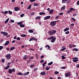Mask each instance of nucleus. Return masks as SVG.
<instances>
[{"mask_svg": "<svg viewBox=\"0 0 79 79\" xmlns=\"http://www.w3.org/2000/svg\"><path fill=\"white\" fill-rule=\"evenodd\" d=\"M76 10L73 8H71L70 9V10H69L67 12V13H69L70 12H71L72 11H75Z\"/></svg>", "mask_w": 79, "mask_h": 79, "instance_id": "nucleus-1", "label": "nucleus"}, {"mask_svg": "<svg viewBox=\"0 0 79 79\" xmlns=\"http://www.w3.org/2000/svg\"><path fill=\"white\" fill-rule=\"evenodd\" d=\"M6 58L7 60H10L11 58V55L10 54H7L6 56Z\"/></svg>", "mask_w": 79, "mask_h": 79, "instance_id": "nucleus-2", "label": "nucleus"}, {"mask_svg": "<svg viewBox=\"0 0 79 79\" xmlns=\"http://www.w3.org/2000/svg\"><path fill=\"white\" fill-rule=\"evenodd\" d=\"M13 71V72H15V70L14 69H13L12 70L11 69H9V73H10V74H11Z\"/></svg>", "mask_w": 79, "mask_h": 79, "instance_id": "nucleus-3", "label": "nucleus"}, {"mask_svg": "<svg viewBox=\"0 0 79 79\" xmlns=\"http://www.w3.org/2000/svg\"><path fill=\"white\" fill-rule=\"evenodd\" d=\"M73 60V62H77V61H79V60L78 59V58L77 57H74V58H72Z\"/></svg>", "mask_w": 79, "mask_h": 79, "instance_id": "nucleus-4", "label": "nucleus"}, {"mask_svg": "<svg viewBox=\"0 0 79 79\" xmlns=\"http://www.w3.org/2000/svg\"><path fill=\"white\" fill-rule=\"evenodd\" d=\"M50 24L51 26H55V25H56V23H55V22L54 21L51 22L50 23Z\"/></svg>", "mask_w": 79, "mask_h": 79, "instance_id": "nucleus-5", "label": "nucleus"}, {"mask_svg": "<svg viewBox=\"0 0 79 79\" xmlns=\"http://www.w3.org/2000/svg\"><path fill=\"white\" fill-rule=\"evenodd\" d=\"M50 16L49 15V16H48L46 17H45L44 18V20H47V19H50Z\"/></svg>", "mask_w": 79, "mask_h": 79, "instance_id": "nucleus-6", "label": "nucleus"}, {"mask_svg": "<svg viewBox=\"0 0 79 79\" xmlns=\"http://www.w3.org/2000/svg\"><path fill=\"white\" fill-rule=\"evenodd\" d=\"M71 76V73H70V72H69L67 73H65V76L66 77H68V76Z\"/></svg>", "mask_w": 79, "mask_h": 79, "instance_id": "nucleus-7", "label": "nucleus"}, {"mask_svg": "<svg viewBox=\"0 0 79 79\" xmlns=\"http://www.w3.org/2000/svg\"><path fill=\"white\" fill-rule=\"evenodd\" d=\"M36 40V41H37V39H35V38L32 37L30 39L29 41L30 42V41H32V40Z\"/></svg>", "mask_w": 79, "mask_h": 79, "instance_id": "nucleus-8", "label": "nucleus"}, {"mask_svg": "<svg viewBox=\"0 0 79 79\" xmlns=\"http://www.w3.org/2000/svg\"><path fill=\"white\" fill-rule=\"evenodd\" d=\"M1 34H3L4 35H5V36H6L8 35V33H6V32H4L3 31H1Z\"/></svg>", "mask_w": 79, "mask_h": 79, "instance_id": "nucleus-9", "label": "nucleus"}, {"mask_svg": "<svg viewBox=\"0 0 79 79\" xmlns=\"http://www.w3.org/2000/svg\"><path fill=\"white\" fill-rule=\"evenodd\" d=\"M56 37L53 38L51 40L52 43H54L55 42V40H56Z\"/></svg>", "mask_w": 79, "mask_h": 79, "instance_id": "nucleus-10", "label": "nucleus"}, {"mask_svg": "<svg viewBox=\"0 0 79 79\" xmlns=\"http://www.w3.org/2000/svg\"><path fill=\"white\" fill-rule=\"evenodd\" d=\"M15 11H19V8L18 7H15L14 8Z\"/></svg>", "mask_w": 79, "mask_h": 79, "instance_id": "nucleus-11", "label": "nucleus"}, {"mask_svg": "<svg viewBox=\"0 0 79 79\" xmlns=\"http://www.w3.org/2000/svg\"><path fill=\"white\" fill-rule=\"evenodd\" d=\"M46 74V73H45V72L43 71L40 73L41 75H42V76H44V75H45Z\"/></svg>", "mask_w": 79, "mask_h": 79, "instance_id": "nucleus-12", "label": "nucleus"}, {"mask_svg": "<svg viewBox=\"0 0 79 79\" xmlns=\"http://www.w3.org/2000/svg\"><path fill=\"white\" fill-rule=\"evenodd\" d=\"M53 32L52 31H49L48 32V34H49V35H53Z\"/></svg>", "mask_w": 79, "mask_h": 79, "instance_id": "nucleus-13", "label": "nucleus"}, {"mask_svg": "<svg viewBox=\"0 0 79 79\" xmlns=\"http://www.w3.org/2000/svg\"><path fill=\"white\" fill-rule=\"evenodd\" d=\"M54 38V36H52L48 38H47L48 40H51V39H53Z\"/></svg>", "mask_w": 79, "mask_h": 79, "instance_id": "nucleus-14", "label": "nucleus"}, {"mask_svg": "<svg viewBox=\"0 0 79 79\" xmlns=\"http://www.w3.org/2000/svg\"><path fill=\"white\" fill-rule=\"evenodd\" d=\"M23 59H24V60H26L27 59V55H25L23 57Z\"/></svg>", "mask_w": 79, "mask_h": 79, "instance_id": "nucleus-15", "label": "nucleus"}, {"mask_svg": "<svg viewBox=\"0 0 79 79\" xmlns=\"http://www.w3.org/2000/svg\"><path fill=\"white\" fill-rule=\"evenodd\" d=\"M29 74V72H27V73H23V74L24 76H26L27 75V74Z\"/></svg>", "mask_w": 79, "mask_h": 79, "instance_id": "nucleus-16", "label": "nucleus"}, {"mask_svg": "<svg viewBox=\"0 0 79 79\" xmlns=\"http://www.w3.org/2000/svg\"><path fill=\"white\" fill-rule=\"evenodd\" d=\"M49 14H52L53 13V10L52 9L49 10Z\"/></svg>", "mask_w": 79, "mask_h": 79, "instance_id": "nucleus-17", "label": "nucleus"}, {"mask_svg": "<svg viewBox=\"0 0 79 79\" xmlns=\"http://www.w3.org/2000/svg\"><path fill=\"white\" fill-rule=\"evenodd\" d=\"M23 23V22H20L17 23V24L18 25H21V24H22Z\"/></svg>", "mask_w": 79, "mask_h": 79, "instance_id": "nucleus-18", "label": "nucleus"}, {"mask_svg": "<svg viewBox=\"0 0 79 79\" xmlns=\"http://www.w3.org/2000/svg\"><path fill=\"white\" fill-rule=\"evenodd\" d=\"M73 51H75L76 52H78V51H79V49H78L77 48H75L74 49H73Z\"/></svg>", "mask_w": 79, "mask_h": 79, "instance_id": "nucleus-19", "label": "nucleus"}, {"mask_svg": "<svg viewBox=\"0 0 79 79\" xmlns=\"http://www.w3.org/2000/svg\"><path fill=\"white\" fill-rule=\"evenodd\" d=\"M50 69V67L47 66L46 68V70H47V71L48 70Z\"/></svg>", "mask_w": 79, "mask_h": 79, "instance_id": "nucleus-20", "label": "nucleus"}, {"mask_svg": "<svg viewBox=\"0 0 79 79\" xmlns=\"http://www.w3.org/2000/svg\"><path fill=\"white\" fill-rule=\"evenodd\" d=\"M10 67V66L9 65H8L7 66L5 67V69L6 70L8 69V68H9Z\"/></svg>", "mask_w": 79, "mask_h": 79, "instance_id": "nucleus-21", "label": "nucleus"}, {"mask_svg": "<svg viewBox=\"0 0 79 79\" xmlns=\"http://www.w3.org/2000/svg\"><path fill=\"white\" fill-rule=\"evenodd\" d=\"M69 29V28H66L65 29H64V32H66V31H68Z\"/></svg>", "mask_w": 79, "mask_h": 79, "instance_id": "nucleus-22", "label": "nucleus"}, {"mask_svg": "<svg viewBox=\"0 0 79 79\" xmlns=\"http://www.w3.org/2000/svg\"><path fill=\"white\" fill-rule=\"evenodd\" d=\"M9 44V41H7L6 42V43L4 44V45H8Z\"/></svg>", "mask_w": 79, "mask_h": 79, "instance_id": "nucleus-23", "label": "nucleus"}, {"mask_svg": "<svg viewBox=\"0 0 79 79\" xmlns=\"http://www.w3.org/2000/svg\"><path fill=\"white\" fill-rule=\"evenodd\" d=\"M52 33L53 34V35L54 34H55V33L56 32V30H52Z\"/></svg>", "mask_w": 79, "mask_h": 79, "instance_id": "nucleus-24", "label": "nucleus"}, {"mask_svg": "<svg viewBox=\"0 0 79 79\" xmlns=\"http://www.w3.org/2000/svg\"><path fill=\"white\" fill-rule=\"evenodd\" d=\"M28 32L30 33H33V32H34V31L32 30H28Z\"/></svg>", "mask_w": 79, "mask_h": 79, "instance_id": "nucleus-25", "label": "nucleus"}, {"mask_svg": "<svg viewBox=\"0 0 79 79\" xmlns=\"http://www.w3.org/2000/svg\"><path fill=\"white\" fill-rule=\"evenodd\" d=\"M9 18H8L5 21V23H6H6H8V21H9Z\"/></svg>", "mask_w": 79, "mask_h": 79, "instance_id": "nucleus-26", "label": "nucleus"}, {"mask_svg": "<svg viewBox=\"0 0 79 79\" xmlns=\"http://www.w3.org/2000/svg\"><path fill=\"white\" fill-rule=\"evenodd\" d=\"M40 15H45V13L44 12H40L39 13Z\"/></svg>", "mask_w": 79, "mask_h": 79, "instance_id": "nucleus-27", "label": "nucleus"}, {"mask_svg": "<svg viewBox=\"0 0 79 79\" xmlns=\"http://www.w3.org/2000/svg\"><path fill=\"white\" fill-rule=\"evenodd\" d=\"M66 2H68V0H62V3H66Z\"/></svg>", "mask_w": 79, "mask_h": 79, "instance_id": "nucleus-28", "label": "nucleus"}, {"mask_svg": "<svg viewBox=\"0 0 79 79\" xmlns=\"http://www.w3.org/2000/svg\"><path fill=\"white\" fill-rule=\"evenodd\" d=\"M19 26H20L21 27H24L25 26L24 25L22 24L20 25Z\"/></svg>", "mask_w": 79, "mask_h": 79, "instance_id": "nucleus-29", "label": "nucleus"}, {"mask_svg": "<svg viewBox=\"0 0 79 79\" xmlns=\"http://www.w3.org/2000/svg\"><path fill=\"white\" fill-rule=\"evenodd\" d=\"M65 6H63L61 8V10H65Z\"/></svg>", "mask_w": 79, "mask_h": 79, "instance_id": "nucleus-30", "label": "nucleus"}, {"mask_svg": "<svg viewBox=\"0 0 79 79\" xmlns=\"http://www.w3.org/2000/svg\"><path fill=\"white\" fill-rule=\"evenodd\" d=\"M21 37H24L26 36V35L25 34H22L20 35Z\"/></svg>", "mask_w": 79, "mask_h": 79, "instance_id": "nucleus-31", "label": "nucleus"}, {"mask_svg": "<svg viewBox=\"0 0 79 79\" xmlns=\"http://www.w3.org/2000/svg\"><path fill=\"white\" fill-rule=\"evenodd\" d=\"M40 19V17H39V16H38L36 17L35 18V19Z\"/></svg>", "mask_w": 79, "mask_h": 79, "instance_id": "nucleus-32", "label": "nucleus"}, {"mask_svg": "<svg viewBox=\"0 0 79 79\" xmlns=\"http://www.w3.org/2000/svg\"><path fill=\"white\" fill-rule=\"evenodd\" d=\"M15 47H11L10 48V50H14V49H15Z\"/></svg>", "mask_w": 79, "mask_h": 79, "instance_id": "nucleus-33", "label": "nucleus"}, {"mask_svg": "<svg viewBox=\"0 0 79 79\" xmlns=\"http://www.w3.org/2000/svg\"><path fill=\"white\" fill-rule=\"evenodd\" d=\"M53 64V62L52 61L50 63H49L48 64V65H51V64Z\"/></svg>", "mask_w": 79, "mask_h": 79, "instance_id": "nucleus-34", "label": "nucleus"}, {"mask_svg": "<svg viewBox=\"0 0 79 79\" xmlns=\"http://www.w3.org/2000/svg\"><path fill=\"white\" fill-rule=\"evenodd\" d=\"M31 5H30L28 7L27 9V10H29V9H31Z\"/></svg>", "mask_w": 79, "mask_h": 79, "instance_id": "nucleus-35", "label": "nucleus"}, {"mask_svg": "<svg viewBox=\"0 0 79 79\" xmlns=\"http://www.w3.org/2000/svg\"><path fill=\"white\" fill-rule=\"evenodd\" d=\"M47 64V62L45 61V62L44 63H43V67L45 66V64Z\"/></svg>", "mask_w": 79, "mask_h": 79, "instance_id": "nucleus-36", "label": "nucleus"}, {"mask_svg": "<svg viewBox=\"0 0 79 79\" xmlns=\"http://www.w3.org/2000/svg\"><path fill=\"white\" fill-rule=\"evenodd\" d=\"M28 58H30V59H34V57L33 56H29Z\"/></svg>", "mask_w": 79, "mask_h": 79, "instance_id": "nucleus-37", "label": "nucleus"}, {"mask_svg": "<svg viewBox=\"0 0 79 79\" xmlns=\"http://www.w3.org/2000/svg\"><path fill=\"white\" fill-rule=\"evenodd\" d=\"M71 19L72 20H73L74 22L76 21V19H74V18H71Z\"/></svg>", "mask_w": 79, "mask_h": 79, "instance_id": "nucleus-38", "label": "nucleus"}, {"mask_svg": "<svg viewBox=\"0 0 79 79\" xmlns=\"http://www.w3.org/2000/svg\"><path fill=\"white\" fill-rule=\"evenodd\" d=\"M34 66H35V65H30V68H32L34 67Z\"/></svg>", "mask_w": 79, "mask_h": 79, "instance_id": "nucleus-39", "label": "nucleus"}, {"mask_svg": "<svg viewBox=\"0 0 79 79\" xmlns=\"http://www.w3.org/2000/svg\"><path fill=\"white\" fill-rule=\"evenodd\" d=\"M39 3H34V6H38V5H39Z\"/></svg>", "mask_w": 79, "mask_h": 79, "instance_id": "nucleus-40", "label": "nucleus"}, {"mask_svg": "<svg viewBox=\"0 0 79 79\" xmlns=\"http://www.w3.org/2000/svg\"><path fill=\"white\" fill-rule=\"evenodd\" d=\"M3 48V47L2 46H0V50H2Z\"/></svg>", "mask_w": 79, "mask_h": 79, "instance_id": "nucleus-41", "label": "nucleus"}, {"mask_svg": "<svg viewBox=\"0 0 79 79\" xmlns=\"http://www.w3.org/2000/svg\"><path fill=\"white\" fill-rule=\"evenodd\" d=\"M69 26L70 27L73 26H74V24L72 23Z\"/></svg>", "mask_w": 79, "mask_h": 79, "instance_id": "nucleus-42", "label": "nucleus"}, {"mask_svg": "<svg viewBox=\"0 0 79 79\" xmlns=\"http://www.w3.org/2000/svg\"><path fill=\"white\" fill-rule=\"evenodd\" d=\"M8 13H9V14H10V15H11V14H12V12L10 11H9Z\"/></svg>", "mask_w": 79, "mask_h": 79, "instance_id": "nucleus-43", "label": "nucleus"}, {"mask_svg": "<svg viewBox=\"0 0 79 79\" xmlns=\"http://www.w3.org/2000/svg\"><path fill=\"white\" fill-rule=\"evenodd\" d=\"M18 74H19V75H21V76H23V74L21 73H18Z\"/></svg>", "mask_w": 79, "mask_h": 79, "instance_id": "nucleus-44", "label": "nucleus"}, {"mask_svg": "<svg viewBox=\"0 0 79 79\" xmlns=\"http://www.w3.org/2000/svg\"><path fill=\"white\" fill-rule=\"evenodd\" d=\"M24 14H22L20 15V17L21 18H23L24 16Z\"/></svg>", "mask_w": 79, "mask_h": 79, "instance_id": "nucleus-45", "label": "nucleus"}, {"mask_svg": "<svg viewBox=\"0 0 79 79\" xmlns=\"http://www.w3.org/2000/svg\"><path fill=\"white\" fill-rule=\"evenodd\" d=\"M55 73L56 74H59V72H58L56 71L55 72Z\"/></svg>", "mask_w": 79, "mask_h": 79, "instance_id": "nucleus-46", "label": "nucleus"}, {"mask_svg": "<svg viewBox=\"0 0 79 79\" xmlns=\"http://www.w3.org/2000/svg\"><path fill=\"white\" fill-rule=\"evenodd\" d=\"M69 33V31H68L65 33V34H68Z\"/></svg>", "mask_w": 79, "mask_h": 79, "instance_id": "nucleus-47", "label": "nucleus"}, {"mask_svg": "<svg viewBox=\"0 0 79 79\" xmlns=\"http://www.w3.org/2000/svg\"><path fill=\"white\" fill-rule=\"evenodd\" d=\"M20 39H21V38H20V37H17V40H20Z\"/></svg>", "mask_w": 79, "mask_h": 79, "instance_id": "nucleus-48", "label": "nucleus"}, {"mask_svg": "<svg viewBox=\"0 0 79 79\" xmlns=\"http://www.w3.org/2000/svg\"><path fill=\"white\" fill-rule=\"evenodd\" d=\"M8 12L7 11H6L4 12V14H7L8 13Z\"/></svg>", "mask_w": 79, "mask_h": 79, "instance_id": "nucleus-49", "label": "nucleus"}, {"mask_svg": "<svg viewBox=\"0 0 79 79\" xmlns=\"http://www.w3.org/2000/svg\"><path fill=\"white\" fill-rule=\"evenodd\" d=\"M35 0H30V2H35Z\"/></svg>", "mask_w": 79, "mask_h": 79, "instance_id": "nucleus-50", "label": "nucleus"}, {"mask_svg": "<svg viewBox=\"0 0 79 79\" xmlns=\"http://www.w3.org/2000/svg\"><path fill=\"white\" fill-rule=\"evenodd\" d=\"M62 59H63V60H64V59L65 58V57H64V56H62Z\"/></svg>", "mask_w": 79, "mask_h": 79, "instance_id": "nucleus-51", "label": "nucleus"}, {"mask_svg": "<svg viewBox=\"0 0 79 79\" xmlns=\"http://www.w3.org/2000/svg\"><path fill=\"white\" fill-rule=\"evenodd\" d=\"M44 61V60H42L40 61V63H43Z\"/></svg>", "mask_w": 79, "mask_h": 79, "instance_id": "nucleus-52", "label": "nucleus"}, {"mask_svg": "<svg viewBox=\"0 0 79 79\" xmlns=\"http://www.w3.org/2000/svg\"><path fill=\"white\" fill-rule=\"evenodd\" d=\"M76 67H77V68H79V64H77Z\"/></svg>", "mask_w": 79, "mask_h": 79, "instance_id": "nucleus-53", "label": "nucleus"}, {"mask_svg": "<svg viewBox=\"0 0 79 79\" xmlns=\"http://www.w3.org/2000/svg\"><path fill=\"white\" fill-rule=\"evenodd\" d=\"M63 15V13H60L59 14V15Z\"/></svg>", "mask_w": 79, "mask_h": 79, "instance_id": "nucleus-54", "label": "nucleus"}, {"mask_svg": "<svg viewBox=\"0 0 79 79\" xmlns=\"http://www.w3.org/2000/svg\"><path fill=\"white\" fill-rule=\"evenodd\" d=\"M35 14V13L34 12H32L31 13V15H34Z\"/></svg>", "mask_w": 79, "mask_h": 79, "instance_id": "nucleus-55", "label": "nucleus"}, {"mask_svg": "<svg viewBox=\"0 0 79 79\" xmlns=\"http://www.w3.org/2000/svg\"><path fill=\"white\" fill-rule=\"evenodd\" d=\"M10 22H11V23H14L15 21L13 20H10Z\"/></svg>", "mask_w": 79, "mask_h": 79, "instance_id": "nucleus-56", "label": "nucleus"}, {"mask_svg": "<svg viewBox=\"0 0 79 79\" xmlns=\"http://www.w3.org/2000/svg\"><path fill=\"white\" fill-rule=\"evenodd\" d=\"M17 38V36H15L14 37V39H16Z\"/></svg>", "mask_w": 79, "mask_h": 79, "instance_id": "nucleus-57", "label": "nucleus"}, {"mask_svg": "<svg viewBox=\"0 0 79 79\" xmlns=\"http://www.w3.org/2000/svg\"><path fill=\"white\" fill-rule=\"evenodd\" d=\"M2 62L3 63H4V62H5V60H4V59H2Z\"/></svg>", "mask_w": 79, "mask_h": 79, "instance_id": "nucleus-58", "label": "nucleus"}, {"mask_svg": "<svg viewBox=\"0 0 79 79\" xmlns=\"http://www.w3.org/2000/svg\"><path fill=\"white\" fill-rule=\"evenodd\" d=\"M15 1V0H12L11 2L12 3H14Z\"/></svg>", "mask_w": 79, "mask_h": 79, "instance_id": "nucleus-59", "label": "nucleus"}, {"mask_svg": "<svg viewBox=\"0 0 79 79\" xmlns=\"http://www.w3.org/2000/svg\"><path fill=\"white\" fill-rule=\"evenodd\" d=\"M15 40H14L12 41V43H15Z\"/></svg>", "mask_w": 79, "mask_h": 79, "instance_id": "nucleus-60", "label": "nucleus"}, {"mask_svg": "<svg viewBox=\"0 0 79 79\" xmlns=\"http://www.w3.org/2000/svg\"><path fill=\"white\" fill-rule=\"evenodd\" d=\"M77 5H79V1H78L77 2Z\"/></svg>", "mask_w": 79, "mask_h": 79, "instance_id": "nucleus-61", "label": "nucleus"}, {"mask_svg": "<svg viewBox=\"0 0 79 79\" xmlns=\"http://www.w3.org/2000/svg\"><path fill=\"white\" fill-rule=\"evenodd\" d=\"M44 56H40V58H44Z\"/></svg>", "mask_w": 79, "mask_h": 79, "instance_id": "nucleus-62", "label": "nucleus"}, {"mask_svg": "<svg viewBox=\"0 0 79 79\" xmlns=\"http://www.w3.org/2000/svg\"><path fill=\"white\" fill-rule=\"evenodd\" d=\"M58 18H59L58 16H57L56 17L55 19H58Z\"/></svg>", "mask_w": 79, "mask_h": 79, "instance_id": "nucleus-63", "label": "nucleus"}, {"mask_svg": "<svg viewBox=\"0 0 79 79\" xmlns=\"http://www.w3.org/2000/svg\"><path fill=\"white\" fill-rule=\"evenodd\" d=\"M37 69H38V68H36L35 69H34V71H37Z\"/></svg>", "mask_w": 79, "mask_h": 79, "instance_id": "nucleus-64", "label": "nucleus"}]
</instances>
